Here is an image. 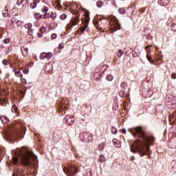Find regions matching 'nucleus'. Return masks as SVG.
Segmentation results:
<instances>
[{"instance_id": "f257e3e1", "label": "nucleus", "mask_w": 176, "mask_h": 176, "mask_svg": "<svg viewBox=\"0 0 176 176\" xmlns=\"http://www.w3.org/2000/svg\"><path fill=\"white\" fill-rule=\"evenodd\" d=\"M130 132L133 137H135L136 138H142L144 142V143L140 140L135 141L131 146V152L133 153H140L141 157L145 156L147 153H149V152H151L149 142H153V141H155V138H148L146 135H145V132H144L142 128L140 126L131 129Z\"/></svg>"}, {"instance_id": "f03ea898", "label": "nucleus", "mask_w": 176, "mask_h": 176, "mask_svg": "<svg viewBox=\"0 0 176 176\" xmlns=\"http://www.w3.org/2000/svg\"><path fill=\"white\" fill-rule=\"evenodd\" d=\"M15 156L12 157V160L14 164H19V157H21V161L27 168H31L32 167V161L31 159H33L35 162L38 157L36 155H34V153L31 151H23L21 149H18L16 151H14Z\"/></svg>"}, {"instance_id": "7ed1b4c3", "label": "nucleus", "mask_w": 176, "mask_h": 176, "mask_svg": "<svg viewBox=\"0 0 176 176\" xmlns=\"http://www.w3.org/2000/svg\"><path fill=\"white\" fill-rule=\"evenodd\" d=\"M64 173L67 174V176H74L76 173H78V170L76 166L70 165L69 167H65L63 168Z\"/></svg>"}, {"instance_id": "20e7f679", "label": "nucleus", "mask_w": 176, "mask_h": 176, "mask_svg": "<svg viewBox=\"0 0 176 176\" xmlns=\"http://www.w3.org/2000/svg\"><path fill=\"white\" fill-rule=\"evenodd\" d=\"M79 23V18L77 16H74L71 19L70 23L66 26V30L67 31H71L72 27L74 25H78Z\"/></svg>"}, {"instance_id": "39448f33", "label": "nucleus", "mask_w": 176, "mask_h": 176, "mask_svg": "<svg viewBox=\"0 0 176 176\" xmlns=\"http://www.w3.org/2000/svg\"><path fill=\"white\" fill-rule=\"evenodd\" d=\"M66 123L69 124V126H72L74 124V122H75V119L72 116H67L65 117Z\"/></svg>"}, {"instance_id": "423d86ee", "label": "nucleus", "mask_w": 176, "mask_h": 176, "mask_svg": "<svg viewBox=\"0 0 176 176\" xmlns=\"http://www.w3.org/2000/svg\"><path fill=\"white\" fill-rule=\"evenodd\" d=\"M146 50L147 52V56H146V58L148 60V61H149V63H151V64H153V61L152 60V56H151V50L149 49V45H147L146 47Z\"/></svg>"}, {"instance_id": "0eeeda50", "label": "nucleus", "mask_w": 176, "mask_h": 176, "mask_svg": "<svg viewBox=\"0 0 176 176\" xmlns=\"http://www.w3.org/2000/svg\"><path fill=\"white\" fill-rule=\"evenodd\" d=\"M38 3H39V0H33V2L30 4L31 9H35Z\"/></svg>"}, {"instance_id": "6e6552de", "label": "nucleus", "mask_w": 176, "mask_h": 176, "mask_svg": "<svg viewBox=\"0 0 176 176\" xmlns=\"http://www.w3.org/2000/svg\"><path fill=\"white\" fill-rule=\"evenodd\" d=\"M52 57H53V53L52 52L45 53V58H47V60H50V58H52Z\"/></svg>"}, {"instance_id": "1a4fd4ad", "label": "nucleus", "mask_w": 176, "mask_h": 176, "mask_svg": "<svg viewBox=\"0 0 176 176\" xmlns=\"http://www.w3.org/2000/svg\"><path fill=\"white\" fill-rule=\"evenodd\" d=\"M94 24L95 27H96L98 29H100V21L94 20Z\"/></svg>"}, {"instance_id": "9d476101", "label": "nucleus", "mask_w": 176, "mask_h": 176, "mask_svg": "<svg viewBox=\"0 0 176 176\" xmlns=\"http://www.w3.org/2000/svg\"><path fill=\"white\" fill-rule=\"evenodd\" d=\"M107 80H108L109 82H112V80H113V76L109 74L107 75V76L106 77Z\"/></svg>"}, {"instance_id": "9b49d317", "label": "nucleus", "mask_w": 176, "mask_h": 176, "mask_svg": "<svg viewBox=\"0 0 176 176\" xmlns=\"http://www.w3.org/2000/svg\"><path fill=\"white\" fill-rule=\"evenodd\" d=\"M104 5V3L102 1H98L96 3V6L98 8H102V6Z\"/></svg>"}, {"instance_id": "f8f14e48", "label": "nucleus", "mask_w": 176, "mask_h": 176, "mask_svg": "<svg viewBox=\"0 0 176 176\" xmlns=\"http://www.w3.org/2000/svg\"><path fill=\"white\" fill-rule=\"evenodd\" d=\"M99 162L100 163H104V162H105V156H104V155L100 156Z\"/></svg>"}, {"instance_id": "ddd939ff", "label": "nucleus", "mask_w": 176, "mask_h": 176, "mask_svg": "<svg viewBox=\"0 0 176 176\" xmlns=\"http://www.w3.org/2000/svg\"><path fill=\"white\" fill-rule=\"evenodd\" d=\"M17 107H16V105H13L11 109V111L12 112H13V113H16L17 112Z\"/></svg>"}, {"instance_id": "4468645a", "label": "nucleus", "mask_w": 176, "mask_h": 176, "mask_svg": "<svg viewBox=\"0 0 176 176\" xmlns=\"http://www.w3.org/2000/svg\"><path fill=\"white\" fill-rule=\"evenodd\" d=\"M15 75L18 78H23V74L21 72H15Z\"/></svg>"}, {"instance_id": "2eb2a0df", "label": "nucleus", "mask_w": 176, "mask_h": 176, "mask_svg": "<svg viewBox=\"0 0 176 176\" xmlns=\"http://www.w3.org/2000/svg\"><path fill=\"white\" fill-rule=\"evenodd\" d=\"M171 164L173 170L176 172V161L172 162Z\"/></svg>"}, {"instance_id": "dca6fc26", "label": "nucleus", "mask_w": 176, "mask_h": 176, "mask_svg": "<svg viewBox=\"0 0 176 176\" xmlns=\"http://www.w3.org/2000/svg\"><path fill=\"white\" fill-rule=\"evenodd\" d=\"M118 12L120 14H124V13H126V10L124 8H120L118 9Z\"/></svg>"}, {"instance_id": "f3484780", "label": "nucleus", "mask_w": 176, "mask_h": 176, "mask_svg": "<svg viewBox=\"0 0 176 176\" xmlns=\"http://www.w3.org/2000/svg\"><path fill=\"white\" fill-rule=\"evenodd\" d=\"M117 56H118V57H122V56H123V50H120L117 52Z\"/></svg>"}, {"instance_id": "a211bd4d", "label": "nucleus", "mask_w": 176, "mask_h": 176, "mask_svg": "<svg viewBox=\"0 0 176 176\" xmlns=\"http://www.w3.org/2000/svg\"><path fill=\"white\" fill-rule=\"evenodd\" d=\"M104 143H100L98 145V151H102L104 149Z\"/></svg>"}, {"instance_id": "6ab92c4d", "label": "nucleus", "mask_w": 176, "mask_h": 176, "mask_svg": "<svg viewBox=\"0 0 176 176\" xmlns=\"http://www.w3.org/2000/svg\"><path fill=\"white\" fill-rule=\"evenodd\" d=\"M11 23L12 24H14V23H16V24H19V21H17L16 18H12L11 19Z\"/></svg>"}, {"instance_id": "aec40b11", "label": "nucleus", "mask_w": 176, "mask_h": 176, "mask_svg": "<svg viewBox=\"0 0 176 176\" xmlns=\"http://www.w3.org/2000/svg\"><path fill=\"white\" fill-rule=\"evenodd\" d=\"M41 60H45L46 58V53H42L40 56Z\"/></svg>"}, {"instance_id": "412c9836", "label": "nucleus", "mask_w": 176, "mask_h": 176, "mask_svg": "<svg viewBox=\"0 0 176 176\" xmlns=\"http://www.w3.org/2000/svg\"><path fill=\"white\" fill-rule=\"evenodd\" d=\"M118 108H119V105L117 103H114L113 104V109L114 111H117Z\"/></svg>"}, {"instance_id": "4be33fe9", "label": "nucleus", "mask_w": 176, "mask_h": 176, "mask_svg": "<svg viewBox=\"0 0 176 176\" xmlns=\"http://www.w3.org/2000/svg\"><path fill=\"white\" fill-rule=\"evenodd\" d=\"M60 20H65V19H67V14H62L60 16Z\"/></svg>"}, {"instance_id": "5701e85b", "label": "nucleus", "mask_w": 176, "mask_h": 176, "mask_svg": "<svg viewBox=\"0 0 176 176\" xmlns=\"http://www.w3.org/2000/svg\"><path fill=\"white\" fill-rule=\"evenodd\" d=\"M25 28H28V30H32V24L31 23H28L25 25Z\"/></svg>"}, {"instance_id": "b1692460", "label": "nucleus", "mask_w": 176, "mask_h": 176, "mask_svg": "<svg viewBox=\"0 0 176 176\" xmlns=\"http://www.w3.org/2000/svg\"><path fill=\"white\" fill-rule=\"evenodd\" d=\"M28 35H30V36H32V34H34V30H32V29L28 30Z\"/></svg>"}, {"instance_id": "393cba45", "label": "nucleus", "mask_w": 176, "mask_h": 176, "mask_svg": "<svg viewBox=\"0 0 176 176\" xmlns=\"http://www.w3.org/2000/svg\"><path fill=\"white\" fill-rule=\"evenodd\" d=\"M121 87L124 89L127 88V84H126V82H123L121 83Z\"/></svg>"}, {"instance_id": "a878e982", "label": "nucleus", "mask_w": 176, "mask_h": 176, "mask_svg": "<svg viewBox=\"0 0 176 176\" xmlns=\"http://www.w3.org/2000/svg\"><path fill=\"white\" fill-rule=\"evenodd\" d=\"M34 19H36V20H38V19H41V14L39 13L34 14Z\"/></svg>"}, {"instance_id": "bb28decb", "label": "nucleus", "mask_w": 176, "mask_h": 176, "mask_svg": "<svg viewBox=\"0 0 176 176\" xmlns=\"http://www.w3.org/2000/svg\"><path fill=\"white\" fill-rule=\"evenodd\" d=\"M2 64H3V65H8V64H9V61L8 60V59H3L2 61Z\"/></svg>"}, {"instance_id": "cd10ccee", "label": "nucleus", "mask_w": 176, "mask_h": 176, "mask_svg": "<svg viewBox=\"0 0 176 176\" xmlns=\"http://www.w3.org/2000/svg\"><path fill=\"white\" fill-rule=\"evenodd\" d=\"M14 134L15 135H20L21 134V131H20V130H16V131H15L14 132Z\"/></svg>"}, {"instance_id": "c85d7f7f", "label": "nucleus", "mask_w": 176, "mask_h": 176, "mask_svg": "<svg viewBox=\"0 0 176 176\" xmlns=\"http://www.w3.org/2000/svg\"><path fill=\"white\" fill-rule=\"evenodd\" d=\"M171 30H172V31H175V32H176V24L175 23L171 25Z\"/></svg>"}, {"instance_id": "c756f323", "label": "nucleus", "mask_w": 176, "mask_h": 176, "mask_svg": "<svg viewBox=\"0 0 176 176\" xmlns=\"http://www.w3.org/2000/svg\"><path fill=\"white\" fill-rule=\"evenodd\" d=\"M40 32H41V34H45V32H46V29H45V28L41 27L40 28Z\"/></svg>"}, {"instance_id": "7c9ffc66", "label": "nucleus", "mask_w": 176, "mask_h": 176, "mask_svg": "<svg viewBox=\"0 0 176 176\" xmlns=\"http://www.w3.org/2000/svg\"><path fill=\"white\" fill-rule=\"evenodd\" d=\"M23 74H28V72H30V70L28 69V68L25 67V68L23 69Z\"/></svg>"}, {"instance_id": "2f4dec72", "label": "nucleus", "mask_w": 176, "mask_h": 176, "mask_svg": "<svg viewBox=\"0 0 176 176\" xmlns=\"http://www.w3.org/2000/svg\"><path fill=\"white\" fill-rule=\"evenodd\" d=\"M118 94H119L120 97H123V96H124V91H123V90L120 91Z\"/></svg>"}, {"instance_id": "473e14b6", "label": "nucleus", "mask_w": 176, "mask_h": 176, "mask_svg": "<svg viewBox=\"0 0 176 176\" xmlns=\"http://www.w3.org/2000/svg\"><path fill=\"white\" fill-rule=\"evenodd\" d=\"M168 3H164V0H162L161 2L160 3V4L162 6H166V5H167Z\"/></svg>"}, {"instance_id": "72a5a7b5", "label": "nucleus", "mask_w": 176, "mask_h": 176, "mask_svg": "<svg viewBox=\"0 0 176 176\" xmlns=\"http://www.w3.org/2000/svg\"><path fill=\"white\" fill-rule=\"evenodd\" d=\"M21 80L23 85H27V80L25 78H21Z\"/></svg>"}, {"instance_id": "f704fd0d", "label": "nucleus", "mask_w": 176, "mask_h": 176, "mask_svg": "<svg viewBox=\"0 0 176 176\" xmlns=\"http://www.w3.org/2000/svg\"><path fill=\"white\" fill-rule=\"evenodd\" d=\"M49 10V8L44 6L43 8V12H45V13Z\"/></svg>"}, {"instance_id": "c9c22d12", "label": "nucleus", "mask_w": 176, "mask_h": 176, "mask_svg": "<svg viewBox=\"0 0 176 176\" xmlns=\"http://www.w3.org/2000/svg\"><path fill=\"white\" fill-rule=\"evenodd\" d=\"M111 133H112L113 134H116V133H118V129H113L111 130Z\"/></svg>"}, {"instance_id": "e433bc0d", "label": "nucleus", "mask_w": 176, "mask_h": 176, "mask_svg": "<svg viewBox=\"0 0 176 176\" xmlns=\"http://www.w3.org/2000/svg\"><path fill=\"white\" fill-rule=\"evenodd\" d=\"M50 17H51V19H53V20H54V19H56V14L52 13L50 14Z\"/></svg>"}, {"instance_id": "4c0bfd02", "label": "nucleus", "mask_w": 176, "mask_h": 176, "mask_svg": "<svg viewBox=\"0 0 176 176\" xmlns=\"http://www.w3.org/2000/svg\"><path fill=\"white\" fill-rule=\"evenodd\" d=\"M52 39H56L57 38V34H52L51 36Z\"/></svg>"}, {"instance_id": "58836bf2", "label": "nucleus", "mask_w": 176, "mask_h": 176, "mask_svg": "<svg viewBox=\"0 0 176 176\" xmlns=\"http://www.w3.org/2000/svg\"><path fill=\"white\" fill-rule=\"evenodd\" d=\"M58 47H59L60 49H64V44H63V43H60V44L58 45Z\"/></svg>"}, {"instance_id": "ea45409f", "label": "nucleus", "mask_w": 176, "mask_h": 176, "mask_svg": "<svg viewBox=\"0 0 176 176\" xmlns=\"http://www.w3.org/2000/svg\"><path fill=\"white\" fill-rule=\"evenodd\" d=\"M3 42H4V43H9L10 42V39H9V38H6V39H4V41H3Z\"/></svg>"}, {"instance_id": "a19ab883", "label": "nucleus", "mask_w": 176, "mask_h": 176, "mask_svg": "<svg viewBox=\"0 0 176 176\" xmlns=\"http://www.w3.org/2000/svg\"><path fill=\"white\" fill-rule=\"evenodd\" d=\"M120 133H122V134H126V129H122L120 130Z\"/></svg>"}, {"instance_id": "79ce46f5", "label": "nucleus", "mask_w": 176, "mask_h": 176, "mask_svg": "<svg viewBox=\"0 0 176 176\" xmlns=\"http://www.w3.org/2000/svg\"><path fill=\"white\" fill-rule=\"evenodd\" d=\"M87 28V26H85V28H81V32H85L86 31V29Z\"/></svg>"}, {"instance_id": "37998d69", "label": "nucleus", "mask_w": 176, "mask_h": 176, "mask_svg": "<svg viewBox=\"0 0 176 176\" xmlns=\"http://www.w3.org/2000/svg\"><path fill=\"white\" fill-rule=\"evenodd\" d=\"M135 160V157L131 156V158H130V161L131 162H134Z\"/></svg>"}, {"instance_id": "c03bdc74", "label": "nucleus", "mask_w": 176, "mask_h": 176, "mask_svg": "<svg viewBox=\"0 0 176 176\" xmlns=\"http://www.w3.org/2000/svg\"><path fill=\"white\" fill-rule=\"evenodd\" d=\"M171 78H172V79H176V74H172Z\"/></svg>"}, {"instance_id": "a18cd8bd", "label": "nucleus", "mask_w": 176, "mask_h": 176, "mask_svg": "<svg viewBox=\"0 0 176 176\" xmlns=\"http://www.w3.org/2000/svg\"><path fill=\"white\" fill-rule=\"evenodd\" d=\"M37 36H38V38H42L43 35H42V34L38 32L37 33Z\"/></svg>"}, {"instance_id": "49530a36", "label": "nucleus", "mask_w": 176, "mask_h": 176, "mask_svg": "<svg viewBox=\"0 0 176 176\" xmlns=\"http://www.w3.org/2000/svg\"><path fill=\"white\" fill-rule=\"evenodd\" d=\"M73 14H78V13H79V11L78 10H74L72 12Z\"/></svg>"}, {"instance_id": "de8ad7c7", "label": "nucleus", "mask_w": 176, "mask_h": 176, "mask_svg": "<svg viewBox=\"0 0 176 176\" xmlns=\"http://www.w3.org/2000/svg\"><path fill=\"white\" fill-rule=\"evenodd\" d=\"M85 19H86V21L87 23L89 21V15H85Z\"/></svg>"}, {"instance_id": "09e8293b", "label": "nucleus", "mask_w": 176, "mask_h": 176, "mask_svg": "<svg viewBox=\"0 0 176 176\" xmlns=\"http://www.w3.org/2000/svg\"><path fill=\"white\" fill-rule=\"evenodd\" d=\"M140 12H141V13H144L145 12V9H141Z\"/></svg>"}, {"instance_id": "8fccbe9b", "label": "nucleus", "mask_w": 176, "mask_h": 176, "mask_svg": "<svg viewBox=\"0 0 176 176\" xmlns=\"http://www.w3.org/2000/svg\"><path fill=\"white\" fill-rule=\"evenodd\" d=\"M174 115H171V114H170V116H169V118H170V119H171V118H174Z\"/></svg>"}, {"instance_id": "3c124183", "label": "nucleus", "mask_w": 176, "mask_h": 176, "mask_svg": "<svg viewBox=\"0 0 176 176\" xmlns=\"http://www.w3.org/2000/svg\"><path fill=\"white\" fill-rule=\"evenodd\" d=\"M118 146H116V148H120V144H118Z\"/></svg>"}, {"instance_id": "603ef678", "label": "nucleus", "mask_w": 176, "mask_h": 176, "mask_svg": "<svg viewBox=\"0 0 176 176\" xmlns=\"http://www.w3.org/2000/svg\"><path fill=\"white\" fill-rule=\"evenodd\" d=\"M113 144H116V142H115V140H113Z\"/></svg>"}, {"instance_id": "864d4df0", "label": "nucleus", "mask_w": 176, "mask_h": 176, "mask_svg": "<svg viewBox=\"0 0 176 176\" xmlns=\"http://www.w3.org/2000/svg\"><path fill=\"white\" fill-rule=\"evenodd\" d=\"M23 3V1H21L20 3H18V5H21Z\"/></svg>"}, {"instance_id": "5fc2aeb1", "label": "nucleus", "mask_w": 176, "mask_h": 176, "mask_svg": "<svg viewBox=\"0 0 176 176\" xmlns=\"http://www.w3.org/2000/svg\"><path fill=\"white\" fill-rule=\"evenodd\" d=\"M104 67H105L104 69H107V65H104Z\"/></svg>"}, {"instance_id": "6e6d98bb", "label": "nucleus", "mask_w": 176, "mask_h": 176, "mask_svg": "<svg viewBox=\"0 0 176 176\" xmlns=\"http://www.w3.org/2000/svg\"><path fill=\"white\" fill-rule=\"evenodd\" d=\"M81 135H82V137H85V135H84V133H82Z\"/></svg>"}, {"instance_id": "4d7b16f0", "label": "nucleus", "mask_w": 176, "mask_h": 176, "mask_svg": "<svg viewBox=\"0 0 176 176\" xmlns=\"http://www.w3.org/2000/svg\"><path fill=\"white\" fill-rule=\"evenodd\" d=\"M13 71H14V72H16V69H14Z\"/></svg>"}, {"instance_id": "13d9d810", "label": "nucleus", "mask_w": 176, "mask_h": 176, "mask_svg": "<svg viewBox=\"0 0 176 176\" xmlns=\"http://www.w3.org/2000/svg\"><path fill=\"white\" fill-rule=\"evenodd\" d=\"M44 19H46V15H44Z\"/></svg>"}, {"instance_id": "bf43d9fd", "label": "nucleus", "mask_w": 176, "mask_h": 176, "mask_svg": "<svg viewBox=\"0 0 176 176\" xmlns=\"http://www.w3.org/2000/svg\"><path fill=\"white\" fill-rule=\"evenodd\" d=\"M84 141H87V140H86V138H85Z\"/></svg>"}, {"instance_id": "052dcab7", "label": "nucleus", "mask_w": 176, "mask_h": 176, "mask_svg": "<svg viewBox=\"0 0 176 176\" xmlns=\"http://www.w3.org/2000/svg\"><path fill=\"white\" fill-rule=\"evenodd\" d=\"M10 135H12V134L11 133V134H10Z\"/></svg>"}]
</instances>
